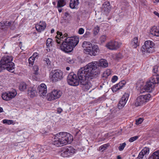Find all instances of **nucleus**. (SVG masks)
<instances>
[{
  "label": "nucleus",
  "mask_w": 159,
  "mask_h": 159,
  "mask_svg": "<svg viewBox=\"0 0 159 159\" xmlns=\"http://www.w3.org/2000/svg\"><path fill=\"white\" fill-rule=\"evenodd\" d=\"M138 39L137 38H134L131 41V44L134 48H136L139 46V43L138 42Z\"/></svg>",
  "instance_id": "bb28decb"
},
{
  "label": "nucleus",
  "mask_w": 159,
  "mask_h": 159,
  "mask_svg": "<svg viewBox=\"0 0 159 159\" xmlns=\"http://www.w3.org/2000/svg\"><path fill=\"white\" fill-rule=\"evenodd\" d=\"M46 26V24L45 22L40 21L39 24L36 25V29L39 32H41L45 29Z\"/></svg>",
  "instance_id": "6ab92c4d"
},
{
  "label": "nucleus",
  "mask_w": 159,
  "mask_h": 159,
  "mask_svg": "<svg viewBox=\"0 0 159 159\" xmlns=\"http://www.w3.org/2000/svg\"><path fill=\"white\" fill-rule=\"evenodd\" d=\"M154 84L150 80L146 83L144 87V89L146 91L150 92L152 90L154 87Z\"/></svg>",
  "instance_id": "4be33fe9"
},
{
  "label": "nucleus",
  "mask_w": 159,
  "mask_h": 159,
  "mask_svg": "<svg viewBox=\"0 0 159 159\" xmlns=\"http://www.w3.org/2000/svg\"><path fill=\"white\" fill-rule=\"evenodd\" d=\"M91 0H85V3L87 4L88 5H90V2Z\"/></svg>",
  "instance_id": "680f3d73"
},
{
  "label": "nucleus",
  "mask_w": 159,
  "mask_h": 159,
  "mask_svg": "<svg viewBox=\"0 0 159 159\" xmlns=\"http://www.w3.org/2000/svg\"><path fill=\"white\" fill-rule=\"evenodd\" d=\"M2 123L4 124H7L9 125L12 124L13 121L12 120L4 119L2 120Z\"/></svg>",
  "instance_id": "e433bc0d"
},
{
  "label": "nucleus",
  "mask_w": 159,
  "mask_h": 159,
  "mask_svg": "<svg viewBox=\"0 0 159 159\" xmlns=\"http://www.w3.org/2000/svg\"><path fill=\"white\" fill-rule=\"evenodd\" d=\"M100 30L99 27L98 26H96L93 30V34L95 35L97 34Z\"/></svg>",
  "instance_id": "ea45409f"
},
{
  "label": "nucleus",
  "mask_w": 159,
  "mask_h": 159,
  "mask_svg": "<svg viewBox=\"0 0 159 159\" xmlns=\"http://www.w3.org/2000/svg\"><path fill=\"white\" fill-rule=\"evenodd\" d=\"M93 62H96V66L98 68L99 70V73L98 74L99 75L100 72V70L99 67H102L103 68H105L108 66V63L106 60L104 59H102L100 60L98 62L97 61H94Z\"/></svg>",
  "instance_id": "ddd939ff"
},
{
  "label": "nucleus",
  "mask_w": 159,
  "mask_h": 159,
  "mask_svg": "<svg viewBox=\"0 0 159 159\" xmlns=\"http://www.w3.org/2000/svg\"><path fill=\"white\" fill-rule=\"evenodd\" d=\"M79 4V0H70L69 6L71 8L74 9L76 8Z\"/></svg>",
  "instance_id": "393cba45"
},
{
  "label": "nucleus",
  "mask_w": 159,
  "mask_h": 159,
  "mask_svg": "<svg viewBox=\"0 0 159 159\" xmlns=\"http://www.w3.org/2000/svg\"><path fill=\"white\" fill-rule=\"evenodd\" d=\"M65 0H58L57 7L58 8L64 6L66 4Z\"/></svg>",
  "instance_id": "2f4dec72"
},
{
  "label": "nucleus",
  "mask_w": 159,
  "mask_h": 159,
  "mask_svg": "<svg viewBox=\"0 0 159 159\" xmlns=\"http://www.w3.org/2000/svg\"><path fill=\"white\" fill-rule=\"evenodd\" d=\"M10 23V25L9 27L11 30H14L16 28V23H15L14 22L12 21H11Z\"/></svg>",
  "instance_id": "79ce46f5"
},
{
  "label": "nucleus",
  "mask_w": 159,
  "mask_h": 159,
  "mask_svg": "<svg viewBox=\"0 0 159 159\" xmlns=\"http://www.w3.org/2000/svg\"><path fill=\"white\" fill-rule=\"evenodd\" d=\"M72 140V136L69 133L66 132H60L54 136L52 143L53 145L59 147L70 143Z\"/></svg>",
  "instance_id": "f03ea898"
},
{
  "label": "nucleus",
  "mask_w": 159,
  "mask_h": 159,
  "mask_svg": "<svg viewBox=\"0 0 159 159\" xmlns=\"http://www.w3.org/2000/svg\"><path fill=\"white\" fill-rule=\"evenodd\" d=\"M47 98L48 100L50 101L56 99V98L54 97V95L52 93V91L50 93H49L48 94Z\"/></svg>",
  "instance_id": "473e14b6"
},
{
  "label": "nucleus",
  "mask_w": 159,
  "mask_h": 159,
  "mask_svg": "<svg viewBox=\"0 0 159 159\" xmlns=\"http://www.w3.org/2000/svg\"><path fill=\"white\" fill-rule=\"evenodd\" d=\"M151 97L150 94L147 93L145 95H142L139 96L137 98L135 105L136 107L141 106L148 102Z\"/></svg>",
  "instance_id": "423d86ee"
},
{
  "label": "nucleus",
  "mask_w": 159,
  "mask_h": 159,
  "mask_svg": "<svg viewBox=\"0 0 159 159\" xmlns=\"http://www.w3.org/2000/svg\"><path fill=\"white\" fill-rule=\"evenodd\" d=\"M100 39L102 42H105L106 39V35H102L100 37Z\"/></svg>",
  "instance_id": "8fccbe9b"
},
{
  "label": "nucleus",
  "mask_w": 159,
  "mask_h": 159,
  "mask_svg": "<svg viewBox=\"0 0 159 159\" xmlns=\"http://www.w3.org/2000/svg\"><path fill=\"white\" fill-rule=\"evenodd\" d=\"M125 84L126 82L125 80L121 81L113 87L112 88L113 91H116L118 90L121 89L125 85Z\"/></svg>",
  "instance_id": "f3484780"
},
{
  "label": "nucleus",
  "mask_w": 159,
  "mask_h": 159,
  "mask_svg": "<svg viewBox=\"0 0 159 159\" xmlns=\"http://www.w3.org/2000/svg\"><path fill=\"white\" fill-rule=\"evenodd\" d=\"M129 96L128 93H125L123 95L118 104V107L119 109H121L124 107L128 101Z\"/></svg>",
  "instance_id": "f8f14e48"
},
{
  "label": "nucleus",
  "mask_w": 159,
  "mask_h": 159,
  "mask_svg": "<svg viewBox=\"0 0 159 159\" xmlns=\"http://www.w3.org/2000/svg\"><path fill=\"white\" fill-rule=\"evenodd\" d=\"M66 61L68 63L71 64L72 63L74 62V61L72 59H71L70 58H68L66 59Z\"/></svg>",
  "instance_id": "5fc2aeb1"
},
{
  "label": "nucleus",
  "mask_w": 159,
  "mask_h": 159,
  "mask_svg": "<svg viewBox=\"0 0 159 159\" xmlns=\"http://www.w3.org/2000/svg\"><path fill=\"white\" fill-rule=\"evenodd\" d=\"M13 57L11 55H5L1 58L0 62L2 65L7 67V70L12 72L14 68V63L12 62Z\"/></svg>",
  "instance_id": "20e7f679"
},
{
  "label": "nucleus",
  "mask_w": 159,
  "mask_h": 159,
  "mask_svg": "<svg viewBox=\"0 0 159 159\" xmlns=\"http://www.w3.org/2000/svg\"><path fill=\"white\" fill-rule=\"evenodd\" d=\"M50 76H52L51 79L53 82L61 80L63 78L62 71L59 70L52 71Z\"/></svg>",
  "instance_id": "6e6552de"
},
{
  "label": "nucleus",
  "mask_w": 159,
  "mask_h": 159,
  "mask_svg": "<svg viewBox=\"0 0 159 159\" xmlns=\"http://www.w3.org/2000/svg\"><path fill=\"white\" fill-rule=\"evenodd\" d=\"M84 31V29L82 28H80L79 30L78 33L80 34H83Z\"/></svg>",
  "instance_id": "13d9d810"
},
{
  "label": "nucleus",
  "mask_w": 159,
  "mask_h": 159,
  "mask_svg": "<svg viewBox=\"0 0 159 159\" xmlns=\"http://www.w3.org/2000/svg\"><path fill=\"white\" fill-rule=\"evenodd\" d=\"M125 84L126 82L125 80L121 81L113 87L112 88L113 91H116L118 90L121 89L125 85Z\"/></svg>",
  "instance_id": "a211bd4d"
},
{
  "label": "nucleus",
  "mask_w": 159,
  "mask_h": 159,
  "mask_svg": "<svg viewBox=\"0 0 159 159\" xmlns=\"http://www.w3.org/2000/svg\"><path fill=\"white\" fill-rule=\"evenodd\" d=\"M52 39L51 38H48L47 39L46 42V45L47 47H50L52 46Z\"/></svg>",
  "instance_id": "4c0bfd02"
},
{
  "label": "nucleus",
  "mask_w": 159,
  "mask_h": 159,
  "mask_svg": "<svg viewBox=\"0 0 159 159\" xmlns=\"http://www.w3.org/2000/svg\"><path fill=\"white\" fill-rule=\"evenodd\" d=\"M149 148H145L143 149L139 155L138 157L139 159H143L145 156V157H146V155L149 153Z\"/></svg>",
  "instance_id": "aec40b11"
},
{
  "label": "nucleus",
  "mask_w": 159,
  "mask_h": 159,
  "mask_svg": "<svg viewBox=\"0 0 159 159\" xmlns=\"http://www.w3.org/2000/svg\"><path fill=\"white\" fill-rule=\"evenodd\" d=\"M143 119L142 118H140L137 119L136 120V124L139 125L142 123L143 121Z\"/></svg>",
  "instance_id": "c03bdc74"
},
{
  "label": "nucleus",
  "mask_w": 159,
  "mask_h": 159,
  "mask_svg": "<svg viewBox=\"0 0 159 159\" xmlns=\"http://www.w3.org/2000/svg\"><path fill=\"white\" fill-rule=\"evenodd\" d=\"M120 46V43L117 41H111L106 44V47L109 49L115 50L119 48Z\"/></svg>",
  "instance_id": "dca6fc26"
},
{
  "label": "nucleus",
  "mask_w": 159,
  "mask_h": 159,
  "mask_svg": "<svg viewBox=\"0 0 159 159\" xmlns=\"http://www.w3.org/2000/svg\"><path fill=\"white\" fill-rule=\"evenodd\" d=\"M3 112V109L2 107H0V112Z\"/></svg>",
  "instance_id": "0e129e2a"
},
{
  "label": "nucleus",
  "mask_w": 159,
  "mask_h": 159,
  "mask_svg": "<svg viewBox=\"0 0 159 159\" xmlns=\"http://www.w3.org/2000/svg\"><path fill=\"white\" fill-rule=\"evenodd\" d=\"M57 112L58 113H60L62 111V110L60 108H58L57 110Z\"/></svg>",
  "instance_id": "052dcab7"
},
{
  "label": "nucleus",
  "mask_w": 159,
  "mask_h": 159,
  "mask_svg": "<svg viewBox=\"0 0 159 159\" xmlns=\"http://www.w3.org/2000/svg\"><path fill=\"white\" fill-rule=\"evenodd\" d=\"M35 59L33 57H31L29 58L28 61L30 66H31L33 65L34 63Z\"/></svg>",
  "instance_id": "58836bf2"
},
{
  "label": "nucleus",
  "mask_w": 159,
  "mask_h": 159,
  "mask_svg": "<svg viewBox=\"0 0 159 159\" xmlns=\"http://www.w3.org/2000/svg\"><path fill=\"white\" fill-rule=\"evenodd\" d=\"M40 96L42 97L46 96L47 93V87L44 84H42L38 88Z\"/></svg>",
  "instance_id": "4468645a"
},
{
  "label": "nucleus",
  "mask_w": 159,
  "mask_h": 159,
  "mask_svg": "<svg viewBox=\"0 0 159 159\" xmlns=\"http://www.w3.org/2000/svg\"><path fill=\"white\" fill-rule=\"evenodd\" d=\"M75 152V149L72 147H66L63 149L61 155L63 157L70 156Z\"/></svg>",
  "instance_id": "9b49d317"
},
{
  "label": "nucleus",
  "mask_w": 159,
  "mask_h": 159,
  "mask_svg": "<svg viewBox=\"0 0 159 159\" xmlns=\"http://www.w3.org/2000/svg\"><path fill=\"white\" fill-rule=\"evenodd\" d=\"M121 157L119 156H118L117 157V159H121Z\"/></svg>",
  "instance_id": "774afa93"
},
{
  "label": "nucleus",
  "mask_w": 159,
  "mask_h": 159,
  "mask_svg": "<svg viewBox=\"0 0 159 159\" xmlns=\"http://www.w3.org/2000/svg\"><path fill=\"white\" fill-rule=\"evenodd\" d=\"M92 46V44L89 42L84 41L82 44V47L84 48H90Z\"/></svg>",
  "instance_id": "7c9ffc66"
},
{
  "label": "nucleus",
  "mask_w": 159,
  "mask_h": 159,
  "mask_svg": "<svg viewBox=\"0 0 159 159\" xmlns=\"http://www.w3.org/2000/svg\"><path fill=\"white\" fill-rule=\"evenodd\" d=\"M76 75L73 72L70 73L67 77V81L68 84L72 86H76L80 83L79 80Z\"/></svg>",
  "instance_id": "0eeeda50"
},
{
  "label": "nucleus",
  "mask_w": 159,
  "mask_h": 159,
  "mask_svg": "<svg viewBox=\"0 0 159 159\" xmlns=\"http://www.w3.org/2000/svg\"><path fill=\"white\" fill-rule=\"evenodd\" d=\"M90 32L89 31H86L84 34V36L85 38H88L90 36Z\"/></svg>",
  "instance_id": "6e6d98bb"
},
{
  "label": "nucleus",
  "mask_w": 159,
  "mask_h": 159,
  "mask_svg": "<svg viewBox=\"0 0 159 159\" xmlns=\"http://www.w3.org/2000/svg\"><path fill=\"white\" fill-rule=\"evenodd\" d=\"M149 32L150 33L153 35L159 36V28L156 26L151 27Z\"/></svg>",
  "instance_id": "412c9836"
},
{
  "label": "nucleus",
  "mask_w": 159,
  "mask_h": 159,
  "mask_svg": "<svg viewBox=\"0 0 159 159\" xmlns=\"http://www.w3.org/2000/svg\"><path fill=\"white\" fill-rule=\"evenodd\" d=\"M126 145V144L125 143H123L120 144V146L119 147V149L120 151H122L124 148L125 147Z\"/></svg>",
  "instance_id": "a19ab883"
},
{
  "label": "nucleus",
  "mask_w": 159,
  "mask_h": 159,
  "mask_svg": "<svg viewBox=\"0 0 159 159\" xmlns=\"http://www.w3.org/2000/svg\"><path fill=\"white\" fill-rule=\"evenodd\" d=\"M79 40L77 37H70L65 39L60 46L59 48L64 52L68 53L71 52L78 44Z\"/></svg>",
  "instance_id": "7ed1b4c3"
},
{
  "label": "nucleus",
  "mask_w": 159,
  "mask_h": 159,
  "mask_svg": "<svg viewBox=\"0 0 159 159\" xmlns=\"http://www.w3.org/2000/svg\"><path fill=\"white\" fill-rule=\"evenodd\" d=\"M3 22L4 23L6 26L7 28L9 27L10 26V25L11 24V21H4Z\"/></svg>",
  "instance_id": "3c124183"
},
{
  "label": "nucleus",
  "mask_w": 159,
  "mask_h": 159,
  "mask_svg": "<svg viewBox=\"0 0 159 159\" xmlns=\"http://www.w3.org/2000/svg\"><path fill=\"white\" fill-rule=\"evenodd\" d=\"M44 61L45 62L44 63H46L48 66L50 65L51 62L48 58H45L44 59Z\"/></svg>",
  "instance_id": "603ef678"
},
{
  "label": "nucleus",
  "mask_w": 159,
  "mask_h": 159,
  "mask_svg": "<svg viewBox=\"0 0 159 159\" xmlns=\"http://www.w3.org/2000/svg\"><path fill=\"white\" fill-rule=\"evenodd\" d=\"M52 92L54 95V97H55L56 99L61 97L62 94L61 92L59 90H54Z\"/></svg>",
  "instance_id": "c85d7f7f"
},
{
  "label": "nucleus",
  "mask_w": 159,
  "mask_h": 159,
  "mask_svg": "<svg viewBox=\"0 0 159 159\" xmlns=\"http://www.w3.org/2000/svg\"><path fill=\"white\" fill-rule=\"evenodd\" d=\"M92 79H89L84 81H81L80 82V84L82 85V87L84 91H86L88 90L91 86L90 82L89 81Z\"/></svg>",
  "instance_id": "2eb2a0df"
},
{
  "label": "nucleus",
  "mask_w": 159,
  "mask_h": 159,
  "mask_svg": "<svg viewBox=\"0 0 159 159\" xmlns=\"http://www.w3.org/2000/svg\"><path fill=\"white\" fill-rule=\"evenodd\" d=\"M153 72L157 74L156 75H159V66H155L153 69Z\"/></svg>",
  "instance_id": "c9c22d12"
},
{
  "label": "nucleus",
  "mask_w": 159,
  "mask_h": 159,
  "mask_svg": "<svg viewBox=\"0 0 159 159\" xmlns=\"http://www.w3.org/2000/svg\"><path fill=\"white\" fill-rule=\"evenodd\" d=\"M117 79L118 77L116 75L114 76L112 78L111 81L112 82H115L117 80Z\"/></svg>",
  "instance_id": "4d7b16f0"
},
{
  "label": "nucleus",
  "mask_w": 159,
  "mask_h": 159,
  "mask_svg": "<svg viewBox=\"0 0 159 159\" xmlns=\"http://www.w3.org/2000/svg\"><path fill=\"white\" fill-rule=\"evenodd\" d=\"M6 69H7V67L2 65V64L0 62V72Z\"/></svg>",
  "instance_id": "09e8293b"
},
{
  "label": "nucleus",
  "mask_w": 159,
  "mask_h": 159,
  "mask_svg": "<svg viewBox=\"0 0 159 159\" xmlns=\"http://www.w3.org/2000/svg\"><path fill=\"white\" fill-rule=\"evenodd\" d=\"M39 69V67L37 66H34L33 67V70L34 71V74L36 75L38 74V71Z\"/></svg>",
  "instance_id": "de8ad7c7"
},
{
  "label": "nucleus",
  "mask_w": 159,
  "mask_h": 159,
  "mask_svg": "<svg viewBox=\"0 0 159 159\" xmlns=\"http://www.w3.org/2000/svg\"><path fill=\"white\" fill-rule=\"evenodd\" d=\"M28 93L30 98L35 97L37 93L36 89L34 87L29 88L28 89Z\"/></svg>",
  "instance_id": "b1692460"
},
{
  "label": "nucleus",
  "mask_w": 159,
  "mask_h": 159,
  "mask_svg": "<svg viewBox=\"0 0 159 159\" xmlns=\"http://www.w3.org/2000/svg\"><path fill=\"white\" fill-rule=\"evenodd\" d=\"M96 62H91L84 68H81L77 72V76L79 82L92 79L93 77L98 75L99 70L96 66Z\"/></svg>",
  "instance_id": "f257e3e1"
},
{
  "label": "nucleus",
  "mask_w": 159,
  "mask_h": 159,
  "mask_svg": "<svg viewBox=\"0 0 159 159\" xmlns=\"http://www.w3.org/2000/svg\"><path fill=\"white\" fill-rule=\"evenodd\" d=\"M17 94L16 90L12 89L7 92L2 94V98L6 101H9L15 98Z\"/></svg>",
  "instance_id": "9d476101"
},
{
  "label": "nucleus",
  "mask_w": 159,
  "mask_h": 159,
  "mask_svg": "<svg viewBox=\"0 0 159 159\" xmlns=\"http://www.w3.org/2000/svg\"><path fill=\"white\" fill-rule=\"evenodd\" d=\"M54 32V30L53 29H52L51 30V33H53Z\"/></svg>",
  "instance_id": "338daca9"
},
{
  "label": "nucleus",
  "mask_w": 159,
  "mask_h": 159,
  "mask_svg": "<svg viewBox=\"0 0 159 159\" xmlns=\"http://www.w3.org/2000/svg\"><path fill=\"white\" fill-rule=\"evenodd\" d=\"M154 43L150 40H147L141 48V51L143 53L145 52L152 53L154 51Z\"/></svg>",
  "instance_id": "39448f33"
},
{
  "label": "nucleus",
  "mask_w": 159,
  "mask_h": 159,
  "mask_svg": "<svg viewBox=\"0 0 159 159\" xmlns=\"http://www.w3.org/2000/svg\"><path fill=\"white\" fill-rule=\"evenodd\" d=\"M103 7L104 8V11L107 10L109 11L111 9V6L110 5V3L109 2H106L103 4Z\"/></svg>",
  "instance_id": "c756f323"
},
{
  "label": "nucleus",
  "mask_w": 159,
  "mask_h": 159,
  "mask_svg": "<svg viewBox=\"0 0 159 159\" xmlns=\"http://www.w3.org/2000/svg\"><path fill=\"white\" fill-rule=\"evenodd\" d=\"M99 51L98 47L97 45H94L90 48H84V52L87 55L91 56H96Z\"/></svg>",
  "instance_id": "1a4fd4ad"
},
{
  "label": "nucleus",
  "mask_w": 159,
  "mask_h": 159,
  "mask_svg": "<svg viewBox=\"0 0 159 159\" xmlns=\"http://www.w3.org/2000/svg\"><path fill=\"white\" fill-rule=\"evenodd\" d=\"M123 56L122 54L120 53H119L116 55V59L117 60H119V59L122 58Z\"/></svg>",
  "instance_id": "49530a36"
},
{
  "label": "nucleus",
  "mask_w": 159,
  "mask_h": 159,
  "mask_svg": "<svg viewBox=\"0 0 159 159\" xmlns=\"http://www.w3.org/2000/svg\"><path fill=\"white\" fill-rule=\"evenodd\" d=\"M139 138V136H134L130 138L129 139V141L130 142H132L136 140Z\"/></svg>",
  "instance_id": "37998d69"
},
{
  "label": "nucleus",
  "mask_w": 159,
  "mask_h": 159,
  "mask_svg": "<svg viewBox=\"0 0 159 159\" xmlns=\"http://www.w3.org/2000/svg\"><path fill=\"white\" fill-rule=\"evenodd\" d=\"M26 88L27 85L24 82H21L20 84L19 89L20 90L23 91L26 89Z\"/></svg>",
  "instance_id": "72a5a7b5"
},
{
  "label": "nucleus",
  "mask_w": 159,
  "mask_h": 159,
  "mask_svg": "<svg viewBox=\"0 0 159 159\" xmlns=\"http://www.w3.org/2000/svg\"><path fill=\"white\" fill-rule=\"evenodd\" d=\"M108 146V144H105L103 145L100 146L99 148V149L100 150L103 151L104 150L106 149Z\"/></svg>",
  "instance_id": "a18cd8bd"
},
{
  "label": "nucleus",
  "mask_w": 159,
  "mask_h": 159,
  "mask_svg": "<svg viewBox=\"0 0 159 159\" xmlns=\"http://www.w3.org/2000/svg\"><path fill=\"white\" fill-rule=\"evenodd\" d=\"M6 27L3 22H0V29L2 30L5 29Z\"/></svg>",
  "instance_id": "864d4df0"
},
{
  "label": "nucleus",
  "mask_w": 159,
  "mask_h": 159,
  "mask_svg": "<svg viewBox=\"0 0 159 159\" xmlns=\"http://www.w3.org/2000/svg\"><path fill=\"white\" fill-rule=\"evenodd\" d=\"M148 159H159V150L153 152Z\"/></svg>",
  "instance_id": "cd10ccee"
},
{
  "label": "nucleus",
  "mask_w": 159,
  "mask_h": 159,
  "mask_svg": "<svg viewBox=\"0 0 159 159\" xmlns=\"http://www.w3.org/2000/svg\"><path fill=\"white\" fill-rule=\"evenodd\" d=\"M38 53L37 52H34L33 55L31 57H33L34 58H36L38 55Z\"/></svg>",
  "instance_id": "bf43d9fd"
},
{
  "label": "nucleus",
  "mask_w": 159,
  "mask_h": 159,
  "mask_svg": "<svg viewBox=\"0 0 159 159\" xmlns=\"http://www.w3.org/2000/svg\"><path fill=\"white\" fill-rule=\"evenodd\" d=\"M57 33L58 36V35H60L59 37H60V39H59V38L57 37V36H56V41L57 43L60 44L61 41H62V39L64 38V37H66L68 35L67 33H65L63 35L61 32H60L59 31H57Z\"/></svg>",
  "instance_id": "5701e85b"
},
{
  "label": "nucleus",
  "mask_w": 159,
  "mask_h": 159,
  "mask_svg": "<svg viewBox=\"0 0 159 159\" xmlns=\"http://www.w3.org/2000/svg\"><path fill=\"white\" fill-rule=\"evenodd\" d=\"M154 84L159 83V75H153L150 80Z\"/></svg>",
  "instance_id": "a878e982"
},
{
  "label": "nucleus",
  "mask_w": 159,
  "mask_h": 159,
  "mask_svg": "<svg viewBox=\"0 0 159 159\" xmlns=\"http://www.w3.org/2000/svg\"><path fill=\"white\" fill-rule=\"evenodd\" d=\"M69 15V13L68 12H66L65 13V16L67 17Z\"/></svg>",
  "instance_id": "69168bd1"
},
{
  "label": "nucleus",
  "mask_w": 159,
  "mask_h": 159,
  "mask_svg": "<svg viewBox=\"0 0 159 159\" xmlns=\"http://www.w3.org/2000/svg\"><path fill=\"white\" fill-rule=\"evenodd\" d=\"M111 74V71L109 69H107L105 71L102 75V77L107 78Z\"/></svg>",
  "instance_id": "f704fd0d"
},
{
  "label": "nucleus",
  "mask_w": 159,
  "mask_h": 159,
  "mask_svg": "<svg viewBox=\"0 0 159 159\" xmlns=\"http://www.w3.org/2000/svg\"><path fill=\"white\" fill-rule=\"evenodd\" d=\"M154 13L155 15H157L159 17V13L156 11H154Z\"/></svg>",
  "instance_id": "e2e57ef3"
}]
</instances>
